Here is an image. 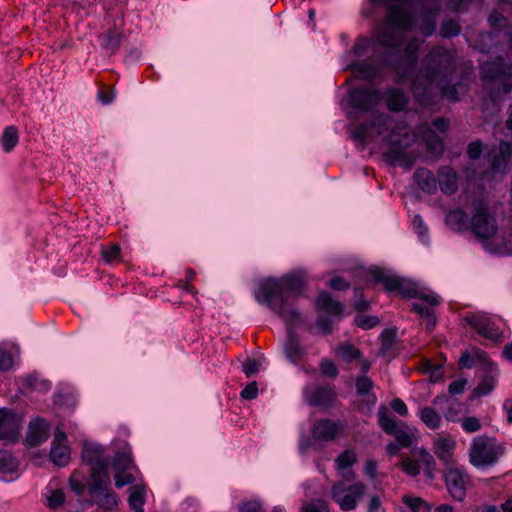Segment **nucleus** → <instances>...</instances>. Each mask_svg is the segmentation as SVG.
Returning a JSON list of instances; mask_svg holds the SVG:
<instances>
[{
    "mask_svg": "<svg viewBox=\"0 0 512 512\" xmlns=\"http://www.w3.org/2000/svg\"><path fill=\"white\" fill-rule=\"evenodd\" d=\"M446 225L454 231L462 232L470 228L468 214L461 208H455L447 212L445 216Z\"/></svg>",
    "mask_w": 512,
    "mask_h": 512,
    "instance_id": "obj_25",
    "label": "nucleus"
},
{
    "mask_svg": "<svg viewBox=\"0 0 512 512\" xmlns=\"http://www.w3.org/2000/svg\"><path fill=\"white\" fill-rule=\"evenodd\" d=\"M64 500V493L61 490H55L47 497V505L50 509H56L64 503Z\"/></svg>",
    "mask_w": 512,
    "mask_h": 512,
    "instance_id": "obj_51",
    "label": "nucleus"
},
{
    "mask_svg": "<svg viewBox=\"0 0 512 512\" xmlns=\"http://www.w3.org/2000/svg\"><path fill=\"white\" fill-rule=\"evenodd\" d=\"M461 426L464 431L468 433H474L481 428L480 420L477 417L470 416L463 418Z\"/></svg>",
    "mask_w": 512,
    "mask_h": 512,
    "instance_id": "obj_50",
    "label": "nucleus"
},
{
    "mask_svg": "<svg viewBox=\"0 0 512 512\" xmlns=\"http://www.w3.org/2000/svg\"><path fill=\"white\" fill-rule=\"evenodd\" d=\"M480 74L493 103L512 90V64H504L502 58L480 65Z\"/></svg>",
    "mask_w": 512,
    "mask_h": 512,
    "instance_id": "obj_5",
    "label": "nucleus"
},
{
    "mask_svg": "<svg viewBox=\"0 0 512 512\" xmlns=\"http://www.w3.org/2000/svg\"><path fill=\"white\" fill-rule=\"evenodd\" d=\"M23 417L11 408H0V441L15 444L21 433Z\"/></svg>",
    "mask_w": 512,
    "mask_h": 512,
    "instance_id": "obj_13",
    "label": "nucleus"
},
{
    "mask_svg": "<svg viewBox=\"0 0 512 512\" xmlns=\"http://www.w3.org/2000/svg\"><path fill=\"white\" fill-rule=\"evenodd\" d=\"M479 358V366L483 374L477 386L474 388L473 395L475 397H483L490 394L498 383L499 368L486 352H477Z\"/></svg>",
    "mask_w": 512,
    "mask_h": 512,
    "instance_id": "obj_12",
    "label": "nucleus"
},
{
    "mask_svg": "<svg viewBox=\"0 0 512 512\" xmlns=\"http://www.w3.org/2000/svg\"><path fill=\"white\" fill-rule=\"evenodd\" d=\"M315 324L324 335H328L332 331V320L328 316H319Z\"/></svg>",
    "mask_w": 512,
    "mask_h": 512,
    "instance_id": "obj_59",
    "label": "nucleus"
},
{
    "mask_svg": "<svg viewBox=\"0 0 512 512\" xmlns=\"http://www.w3.org/2000/svg\"><path fill=\"white\" fill-rule=\"evenodd\" d=\"M287 329V340L284 346V352L286 357L293 364L299 363L304 355L305 349L300 345L299 339L294 331V329L301 323H289L288 321H284Z\"/></svg>",
    "mask_w": 512,
    "mask_h": 512,
    "instance_id": "obj_17",
    "label": "nucleus"
},
{
    "mask_svg": "<svg viewBox=\"0 0 512 512\" xmlns=\"http://www.w3.org/2000/svg\"><path fill=\"white\" fill-rule=\"evenodd\" d=\"M121 247L119 244L114 243L108 246H103L101 255L105 262L111 263L120 257Z\"/></svg>",
    "mask_w": 512,
    "mask_h": 512,
    "instance_id": "obj_47",
    "label": "nucleus"
},
{
    "mask_svg": "<svg viewBox=\"0 0 512 512\" xmlns=\"http://www.w3.org/2000/svg\"><path fill=\"white\" fill-rule=\"evenodd\" d=\"M356 324L364 329H370L378 324V318L366 315H359L355 320Z\"/></svg>",
    "mask_w": 512,
    "mask_h": 512,
    "instance_id": "obj_57",
    "label": "nucleus"
},
{
    "mask_svg": "<svg viewBox=\"0 0 512 512\" xmlns=\"http://www.w3.org/2000/svg\"><path fill=\"white\" fill-rule=\"evenodd\" d=\"M378 423L381 429L389 435H393L401 427L396 418L388 414V410L386 408L379 411Z\"/></svg>",
    "mask_w": 512,
    "mask_h": 512,
    "instance_id": "obj_32",
    "label": "nucleus"
},
{
    "mask_svg": "<svg viewBox=\"0 0 512 512\" xmlns=\"http://www.w3.org/2000/svg\"><path fill=\"white\" fill-rule=\"evenodd\" d=\"M129 506L134 512H144L145 489L143 486L136 485L130 488L128 498Z\"/></svg>",
    "mask_w": 512,
    "mask_h": 512,
    "instance_id": "obj_33",
    "label": "nucleus"
},
{
    "mask_svg": "<svg viewBox=\"0 0 512 512\" xmlns=\"http://www.w3.org/2000/svg\"><path fill=\"white\" fill-rule=\"evenodd\" d=\"M445 483L454 500L462 501L466 496L467 486L470 484L468 474L459 466L452 464L446 467L444 473Z\"/></svg>",
    "mask_w": 512,
    "mask_h": 512,
    "instance_id": "obj_15",
    "label": "nucleus"
},
{
    "mask_svg": "<svg viewBox=\"0 0 512 512\" xmlns=\"http://www.w3.org/2000/svg\"><path fill=\"white\" fill-rule=\"evenodd\" d=\"M370 275L376 282L382 283L388 292L397 291L405 298L425 300L431 305L440 303V298L435 293L423 292L415 283L401 277L388 275L382 268L371 269Z\"/></svg>",
    "mask_w": 512,
    "mask_h": 512,
    "instance_id": "obj_6",
    "label": "nucleus"
},
{
    "mask_svg": "<svg viewBox=\"0 0 512 512\" xmlns=\"http://www.w3.org/2000/svg\"><path fill=\"white\" fill-rule=\"evenodd\" d=\"M102 452L103 450H82V460L90 466V481L87 487L90 495L110 487L107 472L109 461Z\"/></svg>",
    "mask_w": 512,
    "mask_h": 512,
    "instance_id": "obj_8",
    "label": "nucleus"
},
{
    "mask_svg": "<svg viewBox=\"0 0 512 512\" xmlns=\"http://www.w3.org/2000/svg\"><path fill=\"white\" fill-rule=\"evenodd\" d=\"M483 146L482 142L477 140L468 144L467 155L472 160H477L482 154Z\"/></svg>",
    "mask_w": 512,
    "mask_h": 512,
    "instance_id": "obj_56",
    "label": "nucleus"
},
{
    "mask_svg": "<svg viewBox=\"0 0 512 512\" xmlns=\"http://www.w3.org/2000/svg\"><path fill=\"white\" fill-rule=\"evenodd\" d=\"M491 252L499 255H511L512 254V229L506 230L502 234L501 242L494 245L493 247L487 246Z\"/></svg>",
    "mask_w": 512,
    "mask_h": 512,
    "instance_id": "obj_35",
    "label": "nucleus"
},
{
    "mask_svg": "<svg viewBox=\"0 0 512 512\" xmlns=\"http://www.w3.org/2000/svg\"><path fill=\"white\" fill-rule=\"evenodd\" d=\"M241 397L245 400H253L258 395V385L255 381L247 384L240 393Z\"/></svg>",
    "mask_w": 512,
    "mask_h": 512,
    "instance_id": "obj_58",
    "label": "nucleus"
},
{
    "mask_svg": "<svg viewBox=\"0 0 512 512\" xmlns=\"http://www.w3.org/2000/svg\"><path fill=\"white\" fill-rule=\"evenodd\" d=\"M356 462V454L354 450H344L336 459L338 470H345Z\"/></svg>",
    "mask_w": 512,
    "mask_h": 512,
    "instance_id": "obj_45",
    "label": "nucleus"
},
{
    "mask_svg": "<svg viewBox=\"0 0 512 512\" xmlns=\"http://www.w3.org/2000/svg\"><path fill=\"white\" fill-rule=\"evenodd\" d=\"M351 136L362 144L371 142L376 137H382L391 148L383 156L391 165L406 160V147L411 141L409 128L402 122H397L388 115L380 114L369 123L356 125L351 130Z\"/></svg>",
    "mask_w": 512,
    "mask_h": 512,
    "instance_id": "obj_3",
    "label": "nucleus"
},
{
    "mask_svg": "<svg viewBox=\"0 0 512 512\" xmlns=\"http://www.w3.org/2000/svg\"><path fill=\"white\" fill-rule=\"evenodd\" d=\"M412 227L421 242L425 244L429 242V230L420 215L416 214L413 216Z\"/></svg>",
    "mask_w": 512,
    "mask_h": 512,
    "instance_id": "obj_40",
    "label": "nucleus"
},
{
    "mask_svg": "<svg viewBox=\"0 0 512 512\" xmlns=\"http://www.w3.org/2000/svg\"><path fill=\"white\" fill-rule=\"evenodd\" d=\"M132 459L128 452L118 451L113 460L112 466L116 471L128 470L131 466Z\"/></svg>",
    "mask_w": 512,
    "mask_h": 512,
    "instance_id": "obj_43",
    "label": "nucleus"
},
{
    "mask_svg": "<svg viewBox=\"0 0 512 512\" xmlns=\"http://www.w3.org/2000/svg\"><path fill=\"white\" fill-rule=\"evenodd\" d=\"M466 323L479 335L494 342L502 340V331L497 321L484 313H472L465 317Z\"/></svg>",
    "mask_w": 512,
    "mask_h": 512,
    "instance_id": "obj_14",
    "label": "nucleus"
},
{
    "mask_svg": "<svg viewBox=\"0 0 512 512\" xmlns=\"http://www.w3.org/2000/svg\"><path fill=\"white\" fill-rule=\"evenodd\" d=\"M392 436L395 437L397 443L402 448H408L413 444V440L415 439V433L409 427L402 428L400 427L396 433Z\"/></svg>",
    "mask_w": 512,
    "mask_h": 512,
    "instance_id": "obj_39",
    "label": "nucleus"
},
{
    "mask_svg": "<svg viewBox=\"0 0 512 512\" xmlns=\"http://www.w3.org/2000/svg\"><path fill=\"white\" fill-rule=\"evenodd\" d=\"M374 6H387L385 22L380 25L372 38L359 37L352 53L359 60L350 64L356 76L372 80L380 76L385 68L396 75V83L411 80V90L422 105L432 103L431 85L440 88L441 96L457 102L460 95L467 93L470 77L464 73L459 81L450 84L456 71L455 52L444 46H434L422 60L419 75H414L418 61L420 42L413 38L404 42L403 32L410 31L415 23L414 15L407 10L413 0H369Z\"/></svg>",
    "mask_w": 512,
    "mask_h": 512,
    "instance_id": "obj_1",
    "label": "nucleus"
},
{
    "mask_svg": "<svg viewBox=\"0 0 512 512\" xmlns=\"http://www.w3.org/2000/svg\"><path fill=\"white\" fill-rule=\"evenodd\" d=\"M321 372L330 378H334L338 375L339 371L336 365L330 360H322L320 364Z\"/></svg>",
    "mask_w": 512,
    "mask_h": 512,
    "instance_id": "obj_55",
    "label": "nucleus"
},
{
    "mask_svg": "<svg viewBox=\"0 0 512 512\" xmlns=\"http://www.w3.org/2000/svg\"><path fill=\"white\" fill-rule=\"evenodd\" d=\"M461 27L455 20L443 21L441 24L440 34L444 38H451L459 35Z\"/></svg>",
    "mask_w": 512,
    "mask_h": 512,
    "instance_id": "obj_44",
    "label": "nucleus"
},
{
    "mask_svg": "<svg viewBox=\"0 0 512 512\" xmlns=\"http://www.w3.org/2000/svg\"><path fill=\"white\" fill-rule=\"evenodd\" d=\"M395 331L392 329H385L381 333V351L384 353L387 350H390L394 344L395 340Z\"/></svg>",
    "mask_w": 512,
    "mask_h": 512,
    "instance_id": "obj_49",
    "label": "nucleus"
},
{
    "mask_svg": "<svg viewBox=\"0 0 512 512\" xmlns=\"http://www.w3.org/2000/svg\"><path fill=\"white\" fill-rule=\"evenodd\" d=\"M14 363L13 357L10 352L0 348V372L8 371L12 368Z\"/></svg>",
    "mask_w": 512,
    "mask_h": 512,
    "instance_id": "obj_54",
    "label": "nucleus"
},
{
    "mask_svg": "<svg viewBox=\"0 0 512 512\" xmlns=\"http://www.w3.org/2000/svg\"><path fill=\"white\" fill-rule=\"evenodd\" d=\"M306 284L299 273H292L281 278H267L260 282L254 293L255 300L274 311L283 321L301 322V315L294 306V301L304 294Z\"/></svg>",
    "mask_w": 512,
    "mask_h": 512,
    "instance_id": "obj_2",
    "label": "nucleus"
},
{
    "mask_svg": "<svg viewBox=\"0 0 512 512\" xmlns=\"http://www.w3.org/2000/svg\"><path fill=\"white\" fill-rule=\"evenodd\" d=\"M336 352L345 362H351L361 357V351L349 343L341 344Z\"/></svg>",
    "mask_w": 512,
    "mask_h": 512,
    "instance_id": "obj_38",
    "label": "nucleus"
},
{
    "mask_svg": "<svg viewBox=\"0 0 512 512\" xmlns=\"http://www.w3.org/2000/svg\"><path fill=\"white\" fill-rule=\"evenodd\" d=\"M437 185L445 195H454L458 190V175L451 166H441L437 170Z\"/></svg>",
    "mask_w": 512,
    "mask_h": 512,
    "instance_id": "obj_20",
    "label": "nucleus"
},
{
    "mask_svg": "<svg viewBox=\"0 0 512 512\" xmlns=\"http://www.w3.org/2000/svg\"><path fill=\"white\" fill-rule=\"evenodd\" d=\"M299 512H330L328 503L321 498H314L304 502Z\"/></svg>",
    "mask_w": 512,
    "mask_h": 512,
    "instance_id": "obj_37",
    "label": "nucleus"
},
{
    "mask_svg": "<svg viewBox=\"0 0 512 512\" xmlns=\"http://www.w3.org/2000/svg\"><path fill=\"white\" fill-rule=\"evenodd\" d=\"M238 512H263V503L260 500H244L238 505Z\"/></svg>",
    "mask_w": 512,
    "mask_h": 512,
    "instance_id": "obj_48",
    "label": "nucleus"
},
{
    "mask_svg": "<svg viewBox=\"0 0 512 512\" xmlns=\"http://www.w3.org/2000/svg\"><path fill=\"white\" fill-rule=\"evenodd\" d=\"M18 465V460L12 455L10 450H0V478L16 472Z\"/></svg>",
    "mask_w": 512,
    "mask_h": 512,
    "instance_id": "obj_30",
    "label": "nucleus"
},
{
    "mask_svg": "<svg viewBox=\"0 0 512 512\" xmlns=\"http://www.w3.org/2000/svg\"><path fill=\"white\" fill-rule=\"evenodd\" d=\"M91 497L95 500L96 504L105 510H112L117 506V497L110 490V488L104 489L101 492H95Z\"/></svg>",
    "mask_w": 512,
    "mask_h": 512,
    "instance_id": "obj_31",
    "label": "nucleus"
},
{
    "mask_svg": "<svg viewBox=\"0 0 512 512\" xmlns=\"http://www.w3.org/2000/svg\"><path fill=\"white\" fill-rule=\"evenodd\" d=\"M498 453L495 450H471L470 462L479 468L493 465L498 460Z\"/></svg>",
    "mask_w": 512,
    "mask_h": 512,
    "instance_id": "obj_27",
    "label": "nucleus"
},
{
    "mask_svg": "<svg viewBox=\"0 0 512 512\" xmlns=\"http://www.w3.org/2000/svg\"><path fill=\"white\" fill-rule=\"evenodd\" d=\"M365 491L366 486L362 482L347 486L343 481H338L331 487V497L342 511H351L357 507Z\"/></svg>",
    "mask_w": 512,
    "mask_h": 512,
    "instance_id": "obj_11",
    "label": "nucleus"
},
{
    "mask_svg": "<svg viewBox=\"0 0 512 512\" xmlns=\"http://www.w3.org/2000/svg\"><path fill=\"white\" fill-rule=\"evenodd\" d=\"M399 466L409 476L415 477L423 469L427 478L430 480L435 478L436 462L427 450H413L410 456L404 457L399 462Z\"/></svg>",
    "mask_w": 512,
    "mask_h": 512,
    "instance_id": "obj_10",
    "label": "nucleus"
},
{
    "mask_svg": "<svg viewBox=\"0 0 512 512\" xmlns=\"http://www.w3.org/2000/svg\"><path fill=\"white\" fill-rule=\"evenodd\" d=\"M402 500L413 512H419L420 508L425 503L420 497H412L408 495L403 496Z\"/></svg>",
    "mask_w": 512,
    "mask_h": 512,
    "instance_id": "obj_60",
    "label": "nucleus"
},
{
    "mask_svg": "<svg viewBox=\"0 0 512 512\" xmlns=\"http://www.w3.org/2000/svg\"><path fill=\"white\" fill-rule=\"evenodd\" d=\"M49 459L55 466L62 467L69 463L70 452L69 450H50Z\"/></svg>",
    "mask_w": 512,
    "mask_h": 512,
    "instance_id": "obj_46",
    "label": "nucleus"
},
{
    "mask_svg": "<svg viewBox=\"0 0 512 512\" xmlns=\"http://www.w3.org/2000/svg\"><path fill=\"white\" fill-rule=\"evenodd\" d=\"M425 304L413 303L411 310L420 315L421 318L426 320L427 329L432 330L436 325V317L433 307L435 305L429 304L427 301L422 300Z\"/></svg>",
    "mask_w": 512,
    "mask_h": 512,
    "instance_id": "obj_29",
    "label": "nucleus"
},
{
    "mask_svg": "<svg viewBox=\"0 0 512 512\" xmlns=\"http://www.w3.org/2000/svg\"><path fill=\"white\" fill-rule=\"evenodd\" d=\"M415 183L426 194L437 191V180L433 172L425 167L418 168L413 175Z\"/></svg>",
    "mask_w": 512,
    "mask_h": 512,
    "instance_id": "obj_22",
    "label": "nucleus"
},
{
    "mask_svg": "<svg viewBox=\"0 0 512 512\" xmlns=\"http://www.w3.org/2000/svg\"><path fill=\"white\" fill-rule=\"evenodd\" d=\"M315 305L319 312H324L330 316L341 317L343 312V305L334 300L326 291H322L318 295Z\"/></svg>",
    "mask_w": 512,
    "mask_h": 512,
    "instance_id": "obj_23",
    "label": "nucleus"
},
{
    "mask_svg": "<svg viewBox=\"0 0 512 512\" xmlns=\"http://www.w3.org/2000/svg\"><path fill=\"white\" fill-rule=\"evenodd\" d=\"M488 21L494 29H502L507 24V19L498 12H493L490 14Z\"/></svg>",
    "mask_w": 512,
    "mask_h": 512,
    "instance_id": "obj_61",
    "label": "nucleus"
},
{
    "mask_svg": "<svg viewBox=\"0 0 512 512\" xmlns=\"http://www.w3.org/2000/svg\"><path fill=\"white\" fill-rule=\"evenodd\" d=\"M374 383L370 377L366 375L359 376L356 379V392L359 396L367 397V402L371 405H375L377 397L372 393Z\"/></svg>",
    "mask_w": 512,
    "mask_h": 512,
    "instance_id": "obj_28",
    "label": "nucleus"
},
{
    "mask_svg": "<svg viewBox=\"0 0 512 512\" xmlns=\"http://www.w3.org/2000/svg\"><path fill=\"white\" fill-rule=\"evenodd\" d=\"M51 448H69L67 446V434L64 431L57 429L54 432Z\"/></svg>",
    "mask_w": 512,
    "mask_h": 512,
    "instance_id": "obj_62",
    "label": "nucleus"
},
{
    "mask_svg": "<svg viewBox=\"0 0 512 512\" xmlns=\"http://www.w3.org/2000/svg\"><path fill=\"white\" fill-rule=\"evenodd\" d=\"M133 482L134 477L131 473L127 472V470L116 471L115 485L117 488H122L125 485L131 484Z\"/></svg>",
    "mask_w": 512,
    "mask_h": 512,
    "instance_id": "obj_52",
    "label": "nucleus"
},
{
    "mask_svg": "<svg viewBox=\"0 0 512 512\" xmlns=\"http://www.w3.org/2000/svg\"><path fill=\"white\" fill-rule=\"evenodd\" d=\"M381 92L376 87H355L348 91L346 103L347 116L352 121L360 119L361 115L374 112L381 102Z\"/></svg>",
    "mask_w": 512,
    "mask_h": 512,
    "instance_id": "obj_7",
    "label": "nucleus"
},
{
    "mask_svg": "<svg viewBox=\"0 0 512 512\" xmlns=\"http://www.w3.org/2000/svg\"><path fill=\"white\" fill-rule=\"evenodd\" d=\"M51 435V423L40 416L32 418L26 428L23 443L29 447L44 444Z\"/></svg>",
    "mask_w": 512,
    "mask_h": 512,
    "instance_id": "obj_16",
    "label": "nucleus"
},
{
    "mask_svg": "<svg viewBox=\"0 0 512 512\" xmlns=\"http://www.w3.org/2000/svg\"><path fill=\"white\" fill-rule=\"evenodd\" d=\"M392 410L400 416H406L408 414V407L405 402L400 398H395L390 404Z\"/></svg>",
    "mask_w": 512,
    "mask_h": 512,
    "instance_id": "obj_64",
    "label": "nucleus"
},
{
    "mask_svg": "<svg viewBox=\"0 0 512 512\" xmlns=\"http://www.w3.org/2000/svg\"><path fill=\"white\" fill-rule=\"evenodd\" d=\"M335 396V390L331 386H319L315 389L308 386L304 388V398L310 406L329 407Z\"/></svg>",
    "mask_w": 512,
    "mask_h": 512,
    "instance_id": "obj_18",
    "label": "nucleus"
},
{
    "mask_svg": "<svg viewBox=\"0 0 512 512\" xmlns=\"http://www.w3.org/2000/svg\"><path fill=\"white\" fill-rule=\"evenodd\" d=\"M242 370L247 377H251L259 371V363L256 360L247 359L242 365Z\"/></svg>",
    "mask_w": 512,
    "mask_h": 512,
    "instance_id": "obj_63",
    "label": "nucleus"
},
{
    "mask_svg": "<svg viewBox=\"0 0 512 512\" xmlns=\"http://www.w3.org/2000/svg\"><path fill=\"white\" fill-rule=\"evenodd\" d=\"M121 39L122 33L116 28H110L99 36L101 48L109 55L118 51Z\"/></svg>",
    "mask_w": 512,
    "mask_h": 512,
    "instance_id": "obj_26",
    "label": "nucleus"
},
{
    "mask_svg": "<svg viewBox=\"0 0 512 512\" xmlns=\"http://www.w3.org/2000/svg\"><path fill=\"white\" fill-rule=\"evenodd\" d=\"M425 142H426V148L430 152L437 154V155H440L443 152V148H444L443 141L439 136H437L433 133L431 128H429L427 131V137L425 139Z\"/></svg>",
    "mask_w": 512,
    "mask_h": 512,
    "instance_id": "obj_41",
    "label": "nucleus"
},
{
    "mask_svg": "<svg viewBox=\"0 0 512 512\" xmlns=\"http://www.w3.org/2000/svg\"><path fill=\"white\" fill-rule=\"evenodd\" d=\"M471 448H496L495 439L484 435L478 436L473 440Z\"/></svg>",
    "mask_w": 512,
    "mask_h": 512,
    "instance_id": "obj_53",
    "label": "nucleus"
},
{
    "mask_svg": "<svg viewBox=\"0 0 512 512\" xmlns=\"http://www.w3.org/2000/svg\"><path fill=\"white\" fill-rule=\"evenodd\" d=\"M344 423L341 421H332L330 419H321L315 422L312 427V435L319 441L334 440L344 429Z\"/></svg>",
    "mask_w": 512,
    "mask_h": 512,
    "instance_id": "obj_19",
    "label": "nucleus"
},
{
    "mask_svg": "<svg viewBox=\"0 0 512 512\" xmlns=\"http://www.w3.org/2000/svg\"><path fill=\"white\" fill-rule=\"evenodd\" d=\"M505 127L509 131L511 141L501 140L498 148H493L488 153L489 168L484 171H477L476 169L468 168L466 171L468 178L478 179L480 181H492L498 175H503L508 167L512 158V102L509 107L508 118L505 121Z\"/></svg>",
    "mask_w": 512,
    "mask_h": 512,
    "instance_id": "obj_4",
    "label": "nucleus"
},
{
    "mask_svg": "<svg viewBox=\"0 0 512 512\" xmlns=\"http://www.w3.org/2000/svg\"><path fill=\"white\" fill-rule=\"evenodd\" d=\"M477 352H483V351L478 348H474L472 352H470L468 350L464 351L459 358V362H458L459 367L471 369L476 364L479 365V358L477 357Z\"/></svg>",
    "mask_w": 512,
    "mask_h": 512,
    "instance_id": "obj_42",
    "label": "nucleus"
},
{
    "mask_svg": "<svg viewBox=\"0 0 512 512\" xmlns=\"http://www.w3.org/2000/svg\"><path fill=\"white\" fill-rule=\"evenodd\" d=\"M421 421L432 430L438 429L441 426L442 418L438 412L431 407H423L419 411Z\"/></svg>",
    "mask_w": 512,
    "mask_h": 512,
    "instance_id": "obj_34",
    "label": "nucleus"
},
{
    "mask_svg": "<svg viewBox=\"0 0 512 512\" xmlns=\"http://www.w3.org/2000/svg\"><path fill=\"white\" fill-rule=\"evenodd\" d=\"M381 97L385 100L388 110L392 112L403 111L408 105V97L400 88H387Z\"/></svg>",
    "mask_w": 512,
    "mask_h": 512,
    "instance_id": "obj_21",
    "label": "nucleus"
},
{
    "mask_svg": "<svg viewBox=\"0 0 512 512\" xmlns=\"http://www.w3.org/2000/svg\"><path fill=\"white\" fill-rule=\"evenodd\" d=\"M470 230L478 239L482 240L491 238L497 231L496 219L489 213L488 202L483 197L476 199L473 203Z\"/></svg>",
    "mask_w": 512,
    "mask_h": 512,
    "instance_id": "obj_9",
    "label": "nucleus"
},
{
    "mask_svg": "<svg viewBox=\"0 0 512 512\" xmlns=\"http://www.w3.org/2000/svg\"><path fill=\"white\" fill-rule=\"evenodd\" d=\"M19 141L18 129L15 126H8L5 128L2 137L1 144L5 152L12 151Z\"/></svg>",
    "mask_w": 512,
    "mask_h": 512,
    "instance_id": "obj_36",
    "label": "nucleus"
},
{
    "mask_svg": "<svg viewBox=\"0 0 512 512\" xmlns=\"http://www.w3.org/2000/svg\"><path fill=\"white\" fill-rule=\"evenodd\" d=\"M439 7L433 5L426 7L422 4V13L420 14L419 29L425 36H431L436 30V16L438 14Z\"/></svg>",
    "mask_w": 512,
    "mask_h": 512,
    "instance_id": "obj_24",
    "label": "nucleus"
}]
</instances>
